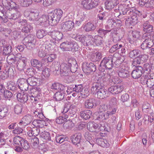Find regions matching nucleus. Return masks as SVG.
I'll return each mask as SVG.
<instances>
[{"mask_svg": "<svg viewBox=\"0 0 154 154\" xmlns=\"http://www.w3.org/2000/svg\"><path fill=\"white\" fill-rule=\"evenodd\" d=\"M110 77L109 74L108 73H103L102 75H99L96 82L92 85L91 88V93L97 94V97L100 99L108 97L109 95L108 91L104 87Z\"/></svg>", "mask_w": 154, "mask_h": 154, "instance_id": "1", "label": "nucleus"}, {"mask_svg": "<svg viewBox=\"0 0 154 154\" xmlns=\"http://www.w3.org/2000/svg\"><path fill=\"white\" fill-rule=\"evenodd\" d=\"M63 14L62 10L55 9L48 14V19L49 20L50 24L52 26L56 25L60 20Z\"/></svg>", "mask_w": 154, "mask_h": 154, "instance_id": "2", "label": "nucleus"}, {"mask_svg": "<svg viewBox=\"0 0 154 154\" xmlns=\"http://www.w3.org/2000/svg\"><path fill=\"white\" fill-rule=\"evenodd\" d=\"M112 56H109L108 57L104 58L100 62L99 67V70L102 72H104L105 68L111 69L113 66Z\"/></svg>", "mask_w": 154, "mask_h": 154, "instance_id": "3", "label": "nucleus"}, {"mask_svg": "<svg viewBox=\"0 0 154 154\" xmlns=\"http://www.w3.org/2000/svg\"><path fill=\"white\" fill-rule=\"evenodd\" d=\"M142 38L144 40L140 45L141 48L143 50L150 48L153 45L154 43L152 39V36L149 34L144 33Z\"/></svg>", "mask_w": 154, "mask_h": 154, "instance_id": "4", "label": "nucleus"}, {"mask_svg": "<svg viewBox=\"0 0 154 154\" xmlns=\"http://www.w3.org/2000/svg\"><path fill=\"white\" fill-rule=\"evenodd\" d=\"M98 0H83L82 5L83 7L87 9L90 10L95 8L99 3Z\"/></svg>", "mask_w": 154, "mask_h": 154, "instance_id": "5", "label": "nucleus"}, {"mask_svg": "<svg viewBox=\"0 0 154 154\" xmlns=\"http://www.w3.org/2000/svg\"><path fill=\"white\" fill-rule=\"evenodd\" d=\"M88 129L91 132H94L96 133V135L98 136V135L101 133L100 131L101 130L100 127L98 124L94 122H89L87 125Z\"/></svg>", "mask_w": 154, "mask_h": 154, "instance_id": "6", "label": "nucleus"}, {"mask_svg": "<svg viewBox=\"0 0 154 154\" xmlns=\"http://www.w3.org/2000/svg\"><path fill=\"white\" fill-rule=\"evenodd\" d=\"M82 69L84 72L88 74L91 72H95L96 67L92 63L85 62L83 63Z\"/></svg>", "mask_w": 154, "mask_h": 154, "instance_id": "7", "label": "nucleus"}, {"mask_svg": "<svg viewBox=\"0 0 154 154\" xmlns=\"http://www.w3.org/2000/svg\"><path fill=\"white\" fill-rule=\"evenodd\" d=\"M60 26L62 31L67 32L72 30L74 27V23L72 21L69 20L62 23Z\"/></svg>", "mask_w": 154, "mask_h": 154, "instance_id": "8", "label": "nucleus"}, {"mask_svg": "<svg viewBox=\"0 0 154 154\" xmlns=\"http://www.w3.org/2000/svg\"><path fill=\"white\" fill-rule=\"evenodd\" d=\"M143 73V67L141 66H138L132 71L131 75L134 79H138L141 77Z\"/></svg>", "mask_w": 154, "mask_h": 154, "instance_id": "9", "label": "nucleus"}, {"mask_svg": "<svg viewBox=\"0 0 154 154\" xmlns=\"http://www.w3.org/2000/svg\"><path fill=\"white\" fill-rule=\"evenodd\" d=\"M18 87L21 91H26L28 89L29 85L26 80L22 79L18 81Z\"/></svg>", "mask_w": 154, "mask_h": 154, "instance_id": "10", "label": "nucleus"}, {"mask_svg": "<svg viewBox=\"0 0 154 154\" xmlns=\"http://www.w3.org/2000/svg\"><path fill=\"white\" fill-rule=\"evenodd\" d=\"M96 106V100L94 98L87 99L84 102V106L86 109H91L95 107Z\"/></svg>", "mask_w": 154, "mask_h": 154, "instance_id": "11", "label": "nucleus"}, {"mask_svg": "<svg viewBox=\"0 0 154 154\" xmlns=\"http://www.w3.org/2000/svg\"><path fill=\"white\" fill-rule=\"evenodd\" d=\"M48 35L50 36L53 39H55L57 41L61 40L63 36L62 33L57 31H53L49 32Z\"/></svg>", "mask_w": 154, "mask_h": 154, "instance_id": "12", "label": "nucleus"}, {"mask_svg": "<svg viewBox=\"0 0 154 154\" xmlns=\"http://www.w3.org/2000/svg\"><path fill=\"white\" fill-rule=\"evenodd\" d=\"M70 67L68 64L65 63H62L61 64L60 72L62 75L66 76L69 75L70 73Z\"/></svg>", "mask_w": 154, "mask_h": 154, "instance_id": "13", "label": "nucleus"}, {"mask_svg": "<svg viewBox=\"0 0 154 154\" xmlns=\"http://www.w3.org/2000/svg\"><path fill=\"white\" fill-rule=\"evenodd\" d=\"M144 32H146L145 33L149 34L152 36L153 32V26L149 23L148 20L144 22L143 24Z\"/></svg>", "mask_w": 154, "mask_h": 154, "instance_id": "14", "label": "nucleus"}, {"mask_svg": "<svg viewBox=\"0 0 154 154\" xmlns=\"http://www.w3.org/2000/svg\"><path fill=\"white\" fill-rule=\"evenodd\" d=\"M96 141L101 146L107 148L112 144L113 141H109V140L107 141L105 139L101 138H99L96 139Z\"/></svg>", "mask_w": 154, "mask_h": 154, "instance_id": "15", "label": "nucleus"}, {"mask_svg": "<svg viewBox=\"0 0 154 154\" xmlns=\"http://www.w3.org/2000/svg\"><path fill=\"white\" fill-rule=\"evenodd\" d=\"M32 120V117L30 115H27L23 117L19 123L20 126L24 127L29 124Z\"/></svg>", "mask_w": 154, "mask_h": 154, "instance_id": "16", "label": "nucleus"}, {"mask_svg": "<svg viewBox=\"0 0 154 154\" xmlns=\"http://www.w3.org/2000/svg\"><path fill=\"white\" fill-rule=\"evenodd\" d=\"M122 86H112L108 89V91L113 94H117L121 93L123 90Z\"/></svg>", "mask_w": 154, "mask_h": 154, "instance_id": "17", "label": "nucleus"}, {"mask_svg": "<svg viewBox=\"0 0 154 154\" xmlns=\"http://www.w3.org/2000/svg\"><path fill=\"white\" fill-rule=\"evenodd\" d=\"M39 24L45 27L48 26L50 24L49 20L48 19V15H43L38 20Z\"/></svg>", "mask_w": 154, "mask_h": 154, "instance_id": "18", "label": "nucleus"}, {"mask_svg": "<svg viewBox=\"0 0 154 154\" xmlns=\"http://www.w3.org/2000/svg\"><path fill=\"white\" fill-rule=\"evenodd\" d=\"M82 137V134L80 133H76L72 135L71 137L72 143L75 145L79 143Z\"/></svg>", "mask_w": 154, "mask_h": 154, "instance_id": "19", "label": "nucleus"}, {"mask_svg": "<svg viewBox=\"0 0 154 154\" xmlns=\"http://www.w3.org/2000/svg\"><path fill=\"white\" fill-rule=\"evenodd\" d=\"M18 15L14 14H12L10 11L8 10L5 13V15L8 19L15 20L21 16L20 12L19 11L17 12Z\"/></svg>", "mask_w": 154, "mask_h": 154, "instance_id": "20", "label": "nucleus"}, {"mask_svg": "<svg viewBox=\"0 0 154 154\" xmlns=\"http://www.w3.org/2000/svg\"><path fill=\"white\" fill-rule=\"evenodd\" d=\"M66 88L63 90H61L57 92L54 96V98L57 101L62 100L64 98V94H65Z\"/></svg>", "mask_w": 154, "mask_h": 154, "instance_id": "21", "label": "nucleus"}, {"mask_svg": "<svg viewBox=\"0 0 154 154\" xmlns=\"http://www.w3.org/2000/svg\"><path fill=\"white\" fill-rule=\"evenodd\" d=\"M17 97L18 100L22 103H29V101H28L29 96L27 94H21L18 93L17 95Z\"/></svg>", "mask_w": 154, "mask_h": 154, "instance_id": "22", "label": "nucleus"}, {"mask_svg": "<svg viewBox=\"0 0 154 154\" xmlns=\"http://www.w3.org/2000/svg\"><path fill=\"white\" fill-rule=\"evenodd\" d=\"M45 60L44 58H43L42 59V62H41L36 59H32L30 61L31 65L32 66L36 67L37 68H40L42 67V63H44V61Z\"/></svg>", "mask_w": 154, "mask_h": 154, "instance_id": "23", "label": "nucleus"}, {"mask_svg": "<svg viewBox=\"0 0 154 154\" xmlns=\"http://www.w3.org/2000/svg\"><path fill=\"white\" fill-rule=\"evenodd\" d=\"M30 128V129L28 131L27 133L28 135L31 137L33 136L34 137L38 135L39 133V129L37 127H35L32 128H29L28 129Z\"/></svg>", "mask_w": 154, "mask_h": 154, "instance_id": "24", "label": "nucleus"}, {"mask_svg": "<svg viewBox=\"0 0 154 154\" xmlns=\"http://www.w3.org/2000/svg\"><path fill=\"white\" fill-rule=\"evenodd\" d=\"M118 74L121 78H127L129 76L130 74L127 69L122 68L118 72Z\"/></svg>", "mask_w": 154, "mask_h": 154, "instance_id": "25", "label": "nucleus"}, {"mask_svg": "<svg viewBox=\"0 0 154 154\" xmlns=\"http://www.w3.org/2000/svg\"><path fill=\"white\" fill-rule=\"evenodd\" d=\"M96 28V24L90 22L85 24L84 26L85 30L87 32L93 31Z\"/></svg>", "mask_w": 154, "mask_h": 154, "instance_id": "26", "label": "nucleus"}, {"mask_svg": "<svg viewBox=\"0 0 154 154\" xmlns=\"http://www.w3.org/2000/svg\"><path fill=\"white\" fill-rule=\"evenodd\" d=\"M105 4L106 9L110 10L116 5L117 3L116 0H106Z\"/></svg>", "mask_w": 154, "mask_h": 154, "instance_id": "27", "label": "nucleus"}, {"mask_svg": "<svg viewBox=\"0 0 154 154\" xmlns=\"http://www.w3.org/2000/svg\"><path fill=\"white\" fill-rule=\"evenodd\" d=\"M7 61L8 64L11 66H16L17 63L16 58L14 55L10 54L8 56L7 58Z\"/></svg>", "mask_w": 154, "mask_h": 154, "instance_id": "28", "label": "nucleus"}, {"mask_svg": "<svg viewBox=\"0 0 154 154\" xmlns=\"http://www.w3.org/2000/svg\"><path fill=\"white\" fill-rule=\"evenodd\" d=\"M92 112L90 110H86L80 112V115L82 118L85 120L89 119L91 115Z\"/></svg>", "mask_w": 154, "mask_h": 154, "instance_id": "29", "label": "nucleus"}, {"mask_svg": "<svg viewBox=\"0 0 154 154\" xmlns=\"http://www.w3.org/2000/svg\"><path fill=\"white\" fill-rule=\"evenodd\" d=\"M27 13H28L27 11L24 12V16L25 17H29V20H35L38 17V14L37 12L31 11L29 15H26V14Z\"/></svg>", "mask_w": 154, "mask_h": 154, "instance_id": "30", "label": "nucleus"}, {"mask_svg": "<svg viewBox=\"0 0 154 154\" xmlns=\"http://www.w3.org/2000/svg\"><path fill=\"white\" fill-rule=\"evenodd\" d=\"M97 115L96 119L99 121L104 120L109 118V115L107 111L97 113Z\"/></svg>", "mask_w": 154, "mask_h": 154, "instance_id": "31", "label": "nucleus"}, {"mask_svg": "<svg viewBox=\"0 0 154 154\" xmlns=\"http://www.w3.org/2000/svg\"><path fill=\"white\" fill-rule=\"evenodd\" d=\"M46 124L45 121L42 120L35 119L32 122V124L36 127L42 128Z\"/></svg>", "mask_w": 154, "mask_h": 154, "instance_id": "32", "label": "nucleus"}, {"mask_svg": "<svg viewBox=\"0 0 154 154\" xmlns=\"http://www.w3.org/2000/svg\"><path fill=\"white\" fill-rule=\"evenodd\" d=\"M102 57L100 53L97 52L91 55L90 58L91 60L93 62L99 61Z\"/></svg>", "mask_w": 154, "mask_h": 154, "instance_id": "33", "label": "nucleus"}, {"mask_svg": "<svg viewBox=\"0 0 154 154\" xmlns=\"http://www.w3.org/2000/svg\"><path fill=\"white\" fill-rule=\"evenodd\" d=\"M12 51V48L11 46L6 45L4 46L2 50V54L4 56H7L10 55Z\"/></svg>", "mask_w": 154, "mask_h": 154, "instance_id": "34", "label": "nucleus"}, {"mask_svg": "<svg viewBox=\"0 0 154 154\" xmlns=\"http://www.w3.org/2000/svg\"><path fill=\"white\" fill-rule=\"evenodd\" d=\"M66 88V87L65 86L57 83H54L52 84L51 86V88L53 90H57L58 91L60 90L65 89Z\"/></svg>", "mask_w": 154, "mask_h": 154, "instance_id": "35", "label": "nucleus"}, {"mask_svg": "<svg viewBox=\"0 0 154 154\" xmlns=\"http://www.w3.org/2000/svg\"><path fill=\"white\" fill-rule=\"evenodd\" d=\"M70 41H66L62 43L60 45V48L63 51H70Z\"/></svg>", "mask_w": 154, "mask_h": 154, "instance_id": "36", "label": "nucleus"}, {"mask_svg": "<svg viewBox=\"0 0 154 154\" xmlns=\"http://www.w3.org/2000/svg\"><path fill=\"white\" fill-rule=\"evenodd\" d=\"M36 42L35 37L32 35H29L24 38L23 40V44H26L28 43H31L32 42Z\"/></svg>", "mask_w": 154, "mask_h": 154, "instance_id": "37", "label": "nucleus"}, {"mask_svg": "<svg viewBox=\"0 0 154 154\" xmlns=\"http://www.w3.org/2000/svg\"><path fill=\"white\" fill-rule=\"evenodd\" d=\"M85 39L86 43H85V46H89L94 43V38H93L91 35H85Z\"/></svg>", "mask_w": 154, "mask_h": 154, "instance_id": "38", "label": "nucleus"}, {"mask_svg": "<svg viewBox=\"0 0 154 154\" xmlns=\"http://www.w3.org/2000/svg\"><path fill=\"white\" fill-rule=\"evenodd\" d=\"M114 22V20L113 19H111L108 20L107 24L105 26V29L108 30H110L111 32L112 29L115 28Z\"/></svg>", "mask_w": 154, "mask_h": 154, "instance_id": "39", "label": "nucleus"}, {"mask_svg": "<svg viewBox=\"0 0 154 154\" xmlns=\"http://www.w3.org/2000/svg\"><path fill=\"white\" fill-rule=\"evenodd\" d=\"M113 63V66L118 67L120 66V64L123 61V59L122 57L118 58L114 56H112Z\"/></svg>", "mask_w": 154, "mask_h": 154, "instance_id": "40", "label": "nucleus"}, {"mask_svg": "<svg viewBox=\"0 0 154 154\" xmlns=\"http://www.w3.org/2000/svg\"><path fill=\"white\" fill-rule=\"evenodd\" d=\"M118 8L122 16H125L126 15L128 8L126 5L125 4L119 5H118Z\"/></svg>", "mask_w": 154, "mask_h": 154, "instance_id": "41", "label": "nucleus"}, {"mask_svg": "<svg viewBox=\"0 0 154 154\" xmlns=\"http://www.w3.org/2000/svg\"><path fill=\"white\" fill-rule=\"evenodd\" d=\"M26 81L29 85L33 86L36 85L37 84L38 79L33 76L29 78Z\"/></svg>", "mask_w": 154, "mask_h": 154, "instance_id": "42", "label": "nucleus"}, {"mask_svg": "<svg viewBox=\"0 0 154 154\" xmlns=\"http://www.w3.org/2000/svg\"><path fill=\"white\" fill-rule=\"evenodd\" d=\"M149 0H140L139 4L142 6H145L146 8H151L153 7L152 2H149Z\"/></svg>", "mask_w": 154, "mask_h": 154, "instance_id": "43", "label": "nucleus"}, {"mask_svg": "<svg viewBox=\"0 0 154 154\" xmlns=\"http://www.w3.org/2000/svg\"><path fill=\"white\" fill-rule=\"evenodd\" d=\"M140 53V51L137 49L131 50L129 52V56L131 58H133L139 56Z\"/></svg>", "mask_w": 154, "mask_h": 154, "instance_id": "44", "label": "nucleus"}, {"mask_svg": "<svg viewBox=\"0 0 154 154\" xmlns=\"http://www.w3.org/2000/svg\"><path fill=\"white\" fill-rule=\"evenodd\" d=\"M33 27L30 23H28L26 25L22 27L21 31L23 33H28L32 29Z\"/></svg>", "mask_w": 154, "mask_h": 154, "instance_id": "45", "label": "nucleus"}, {"mask_svg": "<svg viewBox=\"0 0 154 154\" xmlns=\"http://www.w3.org/2000/svg\"><path fill=\"white\" fill-rule=\"evenodd\" d=\"M126 21L127 22L129 21V23L130 24L134 25L137 24L138 22L137 14L134 13V14L131 16V18H128Z\"/></svg>", "mask_w": 154, "mask_h": 154, "instance_id": "46", "label": "nucleus"}, {"mask_svg": "<svg viewBox=\"0 0 154 154\" xmlns=\"http://www.w3.org/2000/svg\"><path fill=\"white\" fill-rule=\"evenodd\" d=\"M8 84L7 89H8L11 91L13 92V93H14V92H17L18 88L16 86L15 83L11 82Z\"/></svg>", "mask_w": 154, "mask_h": 154, "instance_id": "47", "label": "nucleus"}, {"mask_svg": "<svg viewBox=\"0 0 154 154\" xmlns=\"http://www.w3.org/2000/svg\"><path fill=\"white\" fill-rule=\"evenodd\" d=\"M41 136L42 138L44 139L45 142L51 140L50 134L48 132L45 131L42 132Z\"/></svg>", "mask_w": 154, "mask_h": 154, "instance_id": "48", "label": "nucleus"}, {"mask_svg": "<svg viewBox=\"0 0 154 154\" xmlns=\"http://www.w3.org/2000/svg\"><path fill=\"white\" fill-rule=\"evenodd\" d=\"M47 53V51H45L44 46H42L39 49L38 55L40 57H45Z\"/></svg>", "mask_w": 154, "mask_h": 154, "instance_id": "49", "label": "nucleus"}, {"mask_svg": "<svg viewBox=\"0 0 154 154\" xmlns=\"http://www.w3.org/2000/svg\"><path fill=\"white\" fill-rule=\"evenodd\" d=\"M32 2V0H20L19 1L20 5L23 7H27L31 5Z\"/></svg>", "mask_w": 154, "mask_h": 154, "instance_id": "50", "label": "nucleus"}, {"mask_svg": "<svg viewBox=\"0 0 154 154\" xmlns=\"http://www.w3.org/2000/svg\"><path fill=\"white\" fill-rule=\"evenodd\" d=\"M70 51L72 52L76 51L78 50L79 46L74 41H70Z\"/></svg>", "mask_w": 154, "mask_h": 154, "instance_id": "51", "label": "nucleus"}, {"mask_svg": "<svg viewBox=\"0 0 154 154\" xmlns=\"http://www.w3.org/2000/svg\"><path fill=\"white\" fill-rule=\"evenodd\" d=\"M103 38L101 36L96 35L94 36V43L97 46L101 45L102 44Z\"/></svg>", "mask_w": 154, "mask_h": 154, "instance_id": "52", "label": "nucleus"}, {"mask_svg": "<svg viewBox=\"0 0 154 154\" xmlns=\"http://www.w3.org/2000/svg\"><path fill=\"white\" fill-rule=\"evenodd\" d=\"M11 31V30L10 29L5 28L1 26L0 28V32L5 36H8Z\"/></svg>", "mask_w": 154, "mask_h": 154, "instance_id": "53", "label": "nucleus"}, {"mask_svg": "<svg viewBox=\"0 0 154 154\" xmlns=\"http://www.w3.org/2000/svg\"><path fill=\"white\" fill-rule=\"evenodd\" d=\"M124 32L121 31L116 33L114 37L113 41H118L121 40L124 36Z\"/></svg>", "mask_w": 154, "mask_h": 154, "instance_id": "54", "label": "nucleus"}, {"mask_svg": "<svg viewBox=\"0 0 154 154\" xmlns=\"http://www.w3.org/2000/svg\"><path fill=\"white\" fill-rule=\"evenodd\" d=\"M31 140L32 146L33 147L35 148H37L39 143L38 138L37 137H32Z\"/></svg>", "mask_w": 154, "mask_h": 154, "instance_id": "55", "label": "nucleus"}, {"mask_svg": "<svg viewBox=\"0 0 154 154\" xmlns=\"http://www.w3.org/2000/svg\"><path fill=\"white\" fill-rule=\"evenodd\" d=\"M8 109L6 108L1 107L0 108V119H2L7 115L8 113Z\"/></svg>", "mask_w": 154, "mask_h": 154, "instance_id": "56", "label": "nucleus"}, {"mask_svg": "<svg viewBox=\"0 0 154 154\" xmlns=\"http://www.w3.org/2000/svg\"><path fill=\"white\" fill-rule=\"evenodd\" d=\"M46 32L43 29H39L36 32V36L38 38H41L45 35Z\"/></svg>", "mask_w": 154, "mask_h": 154, "instance_id": "57", "label": "nucleus"}, {"mask_svg": "<svg viewBox=\"0 0 154 154\" xmlns=\"http://www.w3.org/2000/svg\"><path fill=\"white\" fill-rule=\"evenodd\" d=\"M84 136L85 138L93 146L94 145V143L91 140L92 137L91 136V134L88 131H86L84 134Z\"/></svg>", "mask_w": 154, "mask_h": 154, "instance_id": "58", "label": "nucleus"}, {"mask_svg": "<svg viewBox=\"0 0 154 154\" xmlns=\"http://www.w3.org/2000/svg\"><path fill=\"white\" fill-rule=\"evenodd\" d=\"M131 64L132 65L136 67L137 66H140L139 65L142 63L140 60V58L137 56L133 60Z\"/></svg>", "mask_w": 154, "mask_h": 154, "instance_id": "59", "label": "nucleus"}, {"mask_svg": "<svg viewBox=\"0 0 154 154\" xmlns=\"http://www.w3.org/2000/svg\"><path fill=\"white\" fill-rule=\"evenodd\" d=\"M22 106L21 104L16 105L14 108L15 113L17 115L21 113L22 112Z\"/></svg>", "mask_w": 154, "mask_h": 154, "instance_id": "60", "label": "nucleus"}, {"mask_svg": "<svg viewBox=\"0 0 154 154\" xmlns=\"http://www.w3.org/2000/svg\"><path fill=\"white\" fill-rule=\"evenodd\" d=\"M66 139V136L61 135L57 136L55 137V140L56 142L61 143H63Z\"/></svg>", "mask_w": 154, "mask_h": 154, "instance_id": "61", "label": "nucleus"}, {"mask_svg": "<svg viewBox=\"0 0 154 154\" xmlns=\"http://www.w3.org/2000/svg\"><path fill=\"white\" fill-rule=\"evenodd\" d=\"M72 90L74 92L77 93H80V94L83 90V87L82 85H75V87L73 88Z\"/></svg>", "mask_w": 154, "mask_h": 154, "instance_id": "62", "label": "nucleus"}, {"mask_svg": "<svg viewBox=\"0 0 154 154\" xmlns=\"http://www.w3.org/2000/svg\"><path fill=\"white\" fill-rule=\"evenodd\" d=\"M76 109L75 106L73 104L70 105L69 104V112L70 114H72V115H74L76 113Z\"/></svg>", "mask_w": 154, "mask_h": 154, "instance_id": "63", "label": "nucleus"}, {"mask_svg": "<svg viewBox=\"0 0 154 154\" xmlns=\"http://www.w3.org/2000/svg\"><path fill=\"white\" fill-rule=\"evenodd\" d=\"M146 85L148 87L150 88L153 87L154 86V78L152 77V76H149Z\"/></svg>", "mask_w": 154, "mask_h": 154, "instance_id": "64", "label": "nucleus"}]
</instances>
